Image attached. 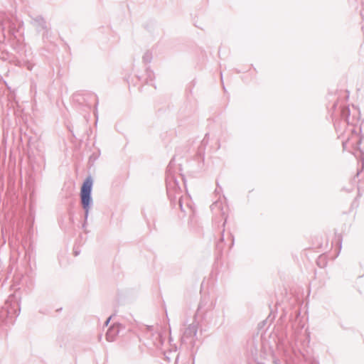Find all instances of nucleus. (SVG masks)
<instances>
[{
  "mask_svg": "<svg viewBox=\"0 0 364 364\" xmlns=\"http://www.w3.org/2000/svg\"><path fill=\"white\" fill-rule=\"evenodd\" d=\"M92 186V180L90 177H88L84 181L80 191L81 202L83 208L85 210H88L90 201H91V190Z\"/></svg>",
  "mask_w": 364,
  "mask_h": 364,
  "instance_id": "1",
  "label": "nucleus"
},
{
  "mask_svg": "<svg viewBox=\"0 0 364 364\" xmlns=\"http://www.w3.org/2000/svg\"><path fill=\"white\" fill-rule=\"evenodd\" d=\"M119 333V327L118 326H112L111 327L106 335V338L108 341L112 342L114 340L116 336Z\"/></svg>",
  "mask_w": 364,
  "mask_h": 364,
  "instance_id": "2",
  "label": "nucleus"
},
{
  "mask_svg": "<svg viewBox=\"0 0 364 364\" xmlns=\"http://www.w3.org/2000/svg\"><path fill=\"white\" fill-rule=\"evenodd\" d=\"M109 319H110V318H108V320L107 321V322H106V324H107V325L108 324V323H109Z\"/></svg>",
  "mask_w": 364,
  "mask_h": 364,
  "instance_id": "3",
  "label": "nucleus"
}]
</instances>
